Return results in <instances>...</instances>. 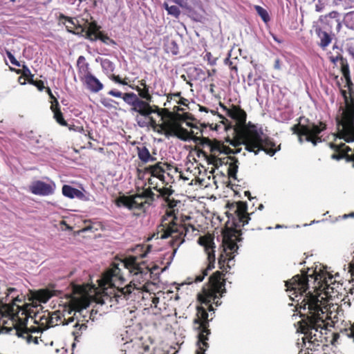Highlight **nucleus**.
Masks as SVG:
<instances>
[{"label": "nucleus", "instance_id": "1", "mask_svg": "<svg viewBox=\"0 0 354 354\" xmlns=\"http://www.w3.org/2000/svg\"><path fill=\"white\" fill-rule=\"evenodd\" d=\"M314 278L317 282L319 288L324 291L326 295L333 292L335 283L332 282L333 275L322 267L315 268L313 274L308 275L304 272L301 275L297 274L290 280L286 281V291L292 301L297 299L300 317H305L298 322L299 324L297 332L304 334L302 340L304 344L318 342L322 337L323 329H325V320L328 317V310L327 301L323 297L304 293L308 289V277Z\"/></svg>", "mask_w": 354, "mask_h": 354}, {"label": "nucleus", "instance_id": "2", "mask_svg": "<svg viewBox=\"0 0 354 354\" xmlns=\"http://www.w3.org/2000/svg\"><path fill=\"white\" fill-rule=\"evenodd\" d=\"M151 272L145 264L137 262L136 257H129L120 263L113 264L99 280L104 297L117 303L126 300L133 290L149 292Z\"/></svg>", "mask_w": 354, "mask_h": 354}, {"label": "nucleus", "instance_id": "3", "mask_svg": "<svg viewBox=\"0 0 354 354\" xmlns=\"http://www.w3.org/2000/svg\"><path fill=\"white\" fill-rule=\"evenodd\" d=\"M17 292L15 288H8L3 292H0V332L3 329L8 330L11 324L15 334L26 340L28 344H38L37 337H33L26 324L30 319L35 324L44 328H48V313L35 312L30 304H25L20 306L24 297H19L15 295Z\"/></svg>", "mask_w": 354, "mask_h": 354}, {"label": "nucleus", "instance_id": "4", "mask_svg": "<svg viewBox=\"0 0 354 354\" xmlns=\"http://www.w3.org/2000/svg\"><path fill=\"white\" fill-rule=\"evenodd\" d=\"M75 290L77 295L71 299V307L67 312L68 322H64V324L69 325L73 323L72 335L75 340H77L86 330L88 320L92 319V313L86 308L90 305L95 288L92 286L88 290L86 286H79L75 288Z\"/></svg>", "mask_w": 354, "mask_h": 354}, {"label": "nucleus", "instance_id": "5", "mask_svg": "<svg viewBox=\"0 0 354 354\" xmlns=\"http://www.w3.org/2000/svg\"><path fill=\"white\" fill-rule=\"evenodd\" d=\"M108 94L115 97L122 98L124 102L131 106L129 111L135 116V121L138 127L155 128L157 126L156 121L151 114L158 112V107L154 109L152 106L143 102L138 97L137 94L132 92L122 93L118 90L113 89L109 91Z\"/></svg>", "mask_w": 354, "mask_h": 354}, {"label": "nucleus", "instance_id": "6", "mask_svg": "<svg viewBox=\"0 0 354 354\" xmlns=\"http://www.w3.org/2000/svg\"><path fill=\"white\" fill-rule=\"evenodd\" d=\"M243 144L247 151L254 152L255 155H257L260 151H263L270 156H273L280 150V145L275 147V143L270 140L262 129L257 126H252L247 130L243 136Z\"/></svg>", "mask_w": 354, "mask_h": 354}, {"label": "nucleus", "instance_id": "7", "mask_svg": "<svg viewBox=\"0 0 354 354\" xmlns=\"http://www.w3.org/2000/svg\"><path fill=\"white\" fill-rule=\"evenodd\" d=\"M225 280L222 279V273L216 271L209 278V283L207 287L203 288L202 293L198 295V300L201 304L207 306L209 311H213L214 308L210 304L214 302L217 306L221 305L219 297H223L225 293Z\"/></svg>", "mask_w": 354, "mask_h": 354}, {"label": "nucleus", "instance_id": "8", "mask_svg": "<svg viewBox=\"0 0 354 354\" xmlns=\"http://www.w3.org/2000/svg\"><path fill=\"white\" fill-rule=\"evenodd\" d=\"M158 227V238L161 239L171 237V244L179 247L184 242V237L189 232H194L195 228L192 225L180 224L177 216L173 217V221L165 222Z\"/></svg>", "mask_w": 354, "mask_h": 354}, {"label": "nucleus", "instance_id": "9", "mask_svg": "<svg viewBox=\"0 0 354 354\" xmlns=\"http://www.w3.org/2000/svg\"><path fill=\"white\" fill-rule=\"evenodd\" d=\"M326 128V124L319 122L318 124L308 122L307 124H295L290 129L294 134L298 136V140L300 143L304 140L311 142L313 146H316L322 142V138L319 136Z\"/></svg>", "mask_w": 354, "mask_h": 354}, {"label": "nucleus", "instance_id": "10", "mask_svg": "<svg viewBox=\"0 0 354 354\" xmlns=\"http://www.w3.org/2000/svg\"><path fill=\"white\" fill-rule=\"evenodd\" d=\"M208 313L204 306L197 307L196 318L194 319V324L197 325L196 327L198 330L197 342L198 349L196 354H205V351L208 348V335L210 334V330L208 329L209 319Z\"/></svg>", "mask_w": 354, "mask_h": 354}, {"label": "nucleus", "instance_id": "11", "mask_svg": "<svg viewBox=\"0 0 354 354\" xmlns=\"http://www.w3.org/2000/svg\"><path fill=\"white\" fill-rule=\"evenodd\" d=\"M198 243L203 246L204 250L207 256L208 265L201 274L196 276L195 282H201L205 276L207 275L208 271L214 268L215 263V244L214 238L210 236H201L198 240Z\"/></svg>", "mask_w": 354, "mask_h": 354}, {"label": "nucleus", "instance_id": "12", "mask_svg": "<svg viewBox=\"0 0 354 354\" xmlns=\"http://www.w3.org/2000/svg\"><path fill=\"white\" fill-rule=\"evenodd\" d=\"M155 194L151 189H146L141 193L121 198L120 202L129 209H142L145 204L150 205L154 201Z\"/></svg>", "mask_w": 354, "mask_h": 354}, {"label": "nucleus", "instance_id": "13", "mask_svg": "<svg viewBox=\"0 0 354 354\" xmlns=\"http://www.w3.org/2000/svg\"><path fill=\"white\" fill-rule=\"evenodd\" d=\"M239 247L236 243L231 240L225 243L224 249L225 254H221L218 259L219 267L223 270V272H227V270L234 266V257Z\"/></svg>", "mask_w": 354, "mask_h": 354}, {"label": "nucleus", "instance_id": "14", "mask_svg": "<svg viewBox=\"0 0 354 354\" xmlns=\"http://www.w3.org/2000/svg\"><path fill=\"white\" fill-rule=\"evenodd\" d=\"M234 214H231L234 225L239 227L247 225L250 220L248 210V205L245 202L239 201L232 205Z\"/></svg>", "mask_w": 354, "mask_h": 354}, {"label": "nucleus", "instance_id": "15", "mask_svg": "<svg viewBox=\"0 0 354 354\" xmlns=\"http://www.w3.org/2000/svg\"><path fill=\"white\" fill-rule=\"evenodd\" d=\"M29 189L35 195L49 196L54 193L55 185L53 182L46 183L41 180H36L30 185Z\"/></svg>", "mask_w": 354, "mask_h": 354}, {"label": "nucleus", "instance_id": "16", "mask_svg": "<svg viewBox=\"0 0 354 354\" xmlns=\"http://www.w3.org/2000/svg\"><path fill=\"white\" fill-rule=\"evenodd\" d=\"M342 131L346 134L354 133V109L343 111L342 118L339 122Z\"/></svg>", "mask_w": 354, "mask_h": 354}, {"label": "nucleus", "instance_id": "17", "mask_svg": "<svg viewBox=\"0 0 354 354\" xmlns=\"http://www.w3.org/2000/svg\"><path fill=\"white\" fill-rule=\"evenodd\" d=\"M165 167H169V165L167 163L158 162L154 165H151L147 167L146 171L152 176L156 177L160 180L164 181Z\"/></svg>", "mask_w": 354, "mask_h": 354}, {"label": "nucleus", "instance_id": "18", "mask_svg": "<svg viewBox=\"0 0 354 354\" xmlns=\"http://www.w3.org/2000/svg\"><path fill=\"white\" fill-rule=\"evenodd\" d=\"M221 106L226 111L227 115L236 120L239 124H242L245 122L246 114L241 109L237 108L236 106H233L232 109H227L223 105H221Z\"/></svg>", "mask_w": 354, "mask_h": 354}, {"label": "nucleus", "instance_id": "19", "mask_svg": "<svg viewBox=\"0 0 354 354\" xmlns=\"http://www.w3.org/2000/svg\"><path fill=\"white\" fill-rule=\"evenodd\" d=\"M84 80L87 88L93 93H97L103 88L100 81L90 73L84 76Z\"/></svg>", "mask_w": 354, "mask_h": 354}, {"label": "nucleus", "instance_id": "20", "mask_svg": "<svg viewBox=\"0 0 354 354\" xmlns=\"http://www.w3.org/2000/svg\"><path fill=\"white\" fill-rule=\"evenodd\" d=\"M68 317L66 315L62 314L59 310L55 311L52 313H48V327H53L57 325H66L64 322H68Z\"/></svg>", "mask_w": 354, "mask_h": 354}, {"label": "nucleus", "instance_id": "21", "mask_svg": "<svg viewBox=\"0 0 354 354\" xmlns=\"http://www.w3.org/2000/svg\"><path fill=\"white\" fill-rule=\"evenodd\" d=\"M195 132L194 131L189 132L187 129L179 126L175 127L170 132L167 133L166 135H172L176 136L177 138L182 140L187 141L190 140L192 138V135ZM196 134H198V132H196Z\"/></svg>", "mask_w": 354, "mask_h": 354}, {"label": "nucleus", "instance_id": "22", "mask_svg": "<svg viewBox=\"0 0 354 354\" xmlns=\"http://www.w3.org/2000/svg\"><path fill=\"white\" fill-rule=\"evenodd\" d=\"M62 194L64 196L69 198H77L79 199H82L84 198V194L82 191L68 185H64L62 187Z\"/></svg>", "mask_w": 354, "mask_h": 354}, {"label": "nucleus", "instance_id": "23", "mask_svg": "<svg viewBox=\"0 0 354 354\" xmlns=\"http://www.w3.org/2000/svg\"><path fill=\"white\" fill-rule=\"evenodd\" d=\"M52 297L50 292L48 290H40L35 293L33 295L34 300L30 304V307L35 308L37 306V302L46 303L48 299Z\"/></svg>", "mask_w": 354, "mask_h": 354}, {"label": "nucleus", "instance_id": "24", "mask_svg": "<svg viewBox=\"0 0 354 354\" xmlns=\"http://www.w3.org/2000/svg\"><path fill=\"white\" fill-rule=\"evenodd\" d=\"M138 158L143 162L147 163L149 162H154L156 158L150 154L149 149L145 147H138Z\"/></svg>", "mask_w": 354, "mask_h": 354}, {"label": "nucleus", "instance_id": "25", "mask_svg": "<svg viewBox=\"0 0 354 354\" xmlns=\"http://www.w3.org/2000/svg\"><path fill=\"white\" fill-rule=\"evenodd\" d=\"M50 109L53 112L54 118L56 121L62 126H66L67 123L63 118L62 113L59 107V102L57 99L51 102Z\"/></svg>", "mask_w": 354, "mask_h": 354}, {"label": "nucleus", "instance_id": "26", "mask_svg": "<svg viewBox=\"0 0 354 354\" xmlns=\"http://www.w3.org/2000/svg\"><path fill=\"white\" fill-rule=\"evenodd\" d=\"M210 150L214 156L219 155L221 153L230 154V153H236L240 152V150H236L234 151L229 147H227L223 145H221L219 144H211L210 145Z\"/></svg>", "mask_w": 354, "mask_h": 354}, {"label": "nucleus", "instance_id": "27", "mask_svg": "<svg viewBox=\"0 0 354 354\" xmlns=\"http://www.w3.org/2000/svg\"><path fill=\"white\" fill-rule=\"evenodd\" d=\"M166 201L167 203V205L169 207L170 210L167 211L166 214L163 216L162 223L165 219H166L165 222H168L169 221H173V217L176 216L175 214L174 207H176L177 204L179 203V201H178L170 200L169 198H167Z\"/></svg>", "mask_w": 354, "mask_h": 354}, {"label": "nucleus", "instance_id": "28", "mask_svg": "<svg viewBox=\"0 0 354 354\" xmlns=\"http://www.w3.org/2000/svg\"><path fill=\"white\" fill-rule=\"evenodd\" d=\"M136 90L138 93V97L141 99L143 102H147L149 105L152 101V96L150 95L149 88H141L139 86H136Z\"/></svg>", "mask_w": 354, "mask_h": 354}, {"label": "nucleus", "instance_id": "29", "mask_svg": "<svg viewBox=\"0 0 354 354\" xmlns=\"http://www.w3.org/2000/svg\"><path fill=\"white\" fill-rule=\"evenodd\" d=\"M318 37L320 39L319 46L322 48L327 47L331 42V37L328 33L325 31L321 30V29L317 30Z\"/></svg>", "mask_w": 354, "mask_h": 354}, {"label": "nucleus", "instance_id": "30", "mask_svg": "<svg viewBox=\"0 0 354 354\" xmlns=\"http://www.w3.org/2000/svg\"><path fill=\"white\" fill-rule=\"evenodd\" d=\"M230 159L232 162L230 163L228 174L230 178L235 179L238 171V160L234 157H230Z\"/></svg>", "mask_w": 354, "mask_h": 354}, {"label": "nucleus", "instance_id": "31", "mask_svg": "<svg viewBox=\"0 0 354 354\" xmlns=\"http://www.w3.org/2000/svg\"><path fill=\"white\" fill-rule=\"evenodd\" d=\"M163 6L165 8V10L167 11L169 15H171L176 18L179 17V15L180 14V11L177 6H169L167 3H165L163 4Z\"/></svg>", "mask_w": 354, "mask_h": 354}, {"label": "nucleus", "instance_id": "32", "mask_svg": "<svg viewBox=\"0 0 354 354\" xmlns=\"http://www.w3.org/2000/svg\"><path fill=\"white\" fill-rule=\"evenodd\" d=\"M254 8L258 15L261 17L265 23H267L268 21H270V17L266 10L260 6H255Z\"/></svg>", "mask_w": 354, "mask_h": 354}, {"label": "nucleus", "instance_id": "33", "mask_svg": "<svg viewBox=\"0 0 354 354\" xmlns=\"http://www.w3.org/2000/svg\"><path fill=\"white\" fill-rule=\"evenodd\" d=\"M345 22L347 27L351 29H354V11L346 13L345 16Z\"/></svg>", "mask_w": 354, "mask_h": 354}, {"label": "nucleus", "instance_id": "34", "mask_svg": "<svg viewBox=\"0 0 354 354\" xmlns=\"http://www.w3.org/2000/svg\"><path fill=\"white\" fill-rule=\"evenodd\" d=\"M64 19H65L66 22H67V25H66V27L68 32L75 34V32L73 30V27L76 26L75 21L77 20L75 19H72L68 17L62 16Z\"/></svg>", "mask_w": 354, "mask_h": 354}, {"label": "nucleus", "instance_id": "35", "mask_svg": "<svg viewBox=\"0 0 354 354\" xmlns=\"http://www.w3.org/2000/svg\"><path fill=\"white\" fill-rule=\"evenodd\" d=\"M204 59L207 60L211 66H214L216 64L217 58L213 57L211 53H207L204 57Z\"/></svg>", "mask_w": 354, "mask_h": 354}, {"label": "nucleus", "instance_id": "36", "mask_svg": "<svg viewBox=\"0 0 354 354\" xmlns=\"http://www.w3.org/2000/svg\"><path fill=\"white\" fill-rule=\"evenodd\" d=\"M158 192L162 196L167 197V198L173 194V190L167 187L160 189Z\"/></svg>", "mask_w": 354, "mask_h": 354}, {"label": "nucleus", "instance_id": "37", "mask_svg": "<svg viewBox=\"0 0 354 354\" xmlns=\"http://www.w3.org/2000/svg\"><path fill=\"white\" fill-rule=\"evenodd\" d=\"M328 17L333 19H335V22L337 23V28H340V21L339 20L337 19V17H339V13L336 11H333V12H330L328 15Z\"/></svg>", "mask_w": 354, "mask_h": 354}, {"label": "nucleus", "instance_id": "38", "mask_svg": "<svg viewBox=\"0 0 354 354\" xmlns=\"http://www.w3.org/2000/svg\"><path fill=\"white\" fill-rule=\"evenodd\" d=\"M100 102L101 104L104 106V107H106V108H111L113 106H112V103L113 102H115L113 100L111 99H109V98H102L100 100Z\"/></svg>", "mask_w": 354, "mask_h": 354}, {"label": "nucleus", "instance_id": "39", "mask_svg": "<svg viewBox=\"0 0 354 354\" xmlns=\"http://www.w3.org/2000/svg\"><path fill=\"white\" fill-rule=\"evenodd\" d=\"M6 54L12 64L16 66H20L19 62L15 59V56L10 52L7 51Z\"/></svg>", "mask_w": 354, "mask_h": 354}, {"label": "nucleus", "instance_id": "40", "mask_svg": "<svg viewBox=\"0 0 354 354\" xmlns=\"http://www.w3.org/2000/svg\"><path fill=\"white\" fill-rule=\"evenodd\" d=\"M30 82L32 83L34 85H35L37 86V88H38V90L40 91H43L45 88L44 82L41 80L37 81V82H33V80H32V81H30Z\"/></svg>", "mask_w": 354, "mask_h": 354}, {"label": "nucleus", "instance_id": "41", "mask_svg": "<svg viewBox=\"0 0 354 354\" xmlns=\"http://www.w3.org/2000/svg\"><path fill=\"white\" fill-rule=\"evenodd\" d=\"M347 51L354 58V39L348 44Z\"/></svg>", "mask_w": 354, "mask_h": 354}, {"label": "nucleus", "instance_id": "42", "mask_svg": "<svg viewBox=\"0 0 354 354\" xmlns=\"http://www.w3.org/2000/svg\"><path fill=\"white\" fill-rule=\"evenodd\" d=\"M346 335L348 337L352 338L354 342V324H352L348 330H346Z\"/></svg>", "mask_w": 354, "mask_h": 354}, {"label": "nucleus", "instance_id": "43", "mask_svg": "<svg viewBox=\"0 0 354 354\" xmlns=\"http://www.w3.org/2000/svg\"><path fill=\"white\" fill-rule=\"evenodd\" d=\"M23 75L26 77L30 76L31 78L33 77V75L31 74L30 69L26 66H24L23 67Z\"/></svg>", "mask_w": 354, "mask_h": 354}, {"label": "nucleus", "instance_id": "44", "mask_svg": "<svg viewBox=\"0 0 354 354\" xmlns=\"http://www.w3.org/2000/svg\"><path fill=\"white\" fill-rule=\"evenodd\" d=\"M274 68L278 71H280L281 69V64L279 59H276L274 60Z\"/></svg>", "mask_w": 354, "mask_h": 354}, {"label": "nucleus", "instance_id": "45", "mask_svg": "<svg viewBox=\"0 0 354 354\" xmlns=\"http://www.w3.org/2000/svg\"><path fill=\"white\" fill-rule=\"evenodd\" d=\"M46 92L48 93L49 97H50V99L52 100L51 102H54L55 101V99H56V97L53 95V93L51 92V90L50 89V88H46Z\"/></svg>", "mask_w": 354, "mask_h": 354}, {"label": "nucleus", "instance_id": "46", "mask_svg": "<svg viewBox=\"0 0 354 354\" xmlns=\"http://www.w3.org/2000/svg\"><path fill=\"white\" fill-rule=\"evenodd\" d=\"M112 80L118 84H120L122 82V80L120 77L118 75H113Z\"/></svg>", "mask_w": 354, "mask_h": 354}, {"label": "nucleus", "instance_id": "47", "mask_svg": "<svg viewBox=\"0 0 354 354\" xmlns=\"http://www.w3.org/2000/svg\"><path fill=\"white\" fill-rule=\"evenodd\" d=\"M102 66L103 67H111L112 66V63L109 60L106 59L102 62Z\"/></svg>", "mask_w": 354, "mask_h": 354}, {"label": "nucleus", "instance_id": "48", "mask_svg": "<svg viewBox=\"0 0 354 354\" xmlns=\"http://www.w3.org/2000/svg\"><path fill=\"white\" fill-rule=\"evenodd\" d=\"M349 217H354V212H352V213L348 214H344L343 216L344 218H349Z\"/></svg>", "mask_w": 354, "mask_h": 354}, {"label": "nucleus", "instance_id": "49", "mask_svg": "<svg viewBox=\"0 0 354 354\" xmlns=\"http://www.w3.org/2000/svg\"><path fill=\"white\" fill-rule=\"evenodd\" d=\"M272 37L273 39H274L275 41H277V43L281 44V43L282 42V41H281V40H280V39H279L277 37V36H276V35H272Z\"/></svg>", "mask_w": 354, "mask_h": 354}, {"label": "nucleus", "instance_id": "50", "mask_svg": "<svg viewBox=\"0 0 354 354\" xmlns=\"http://www.w3.org/2000/svg\"><path fill=\"white\" fill-rule=\"evenodd\" d=\"M140 86H142L143 88H149V86L147 85L145 81L142 80L140 82Z\"/></svg>", "mask_w": 354, "mask_h": 354}, {"label": "nucleus", "instance_id": "51", "mask_svg": "<svg viewBox=\"0 0 354 354\" xmlns=\"http://www.w3.org/2000/svg\"><path fill=\"white\" fill-rule=\"evenodd\" d=\"M187 100L186 99H185V98H182V99L180 100V102L179 103H180V104H183V105H186V106H187Z\"/></svg>", "mask_w": 354, "mask_h": 354}, {"label": "nucleus", "instance_id": "52", "mask_svg": "<svg viewBox=\"0 0 354 354\" xmlns=\"http://www.w3.org/2000/svg\"><path fill=\"white\" fill-rule=\"evenodd\" d=\"M85 59L84 57L80 56L77 59V64H80L82 61H84Z\"/></svg>", "mask_w": 354, "mask_h": 354}, {"label": "nucleus", "instance_id": "53", "mask_svg": "<svg viewBox=\"0 0 354 354\" xmlns=\"http://www.w3.org/2000/svg\"><path fill=\"white\" fill-rule=\"evenodd\" d=\"M158 301H159V299L158 297H153V300H152L153 304H154L155 306H156V304L158 302Z\"/></svg>", "mask_w": 354, "mask_h": 354}, {"label": "nucleus", "instance_id": "54", "mask_svg": "<svg viewBox=\"0 0 354 354\" xmlns=\"http://www.w3.org/2000/svg\"><path fill=\"white\" fill-rule=\"evenodd\" d=\"M225 63L226 64H230V65L232 64V62L230 60V58H228V57L225 59Z\"/></svg>", "mask_w": 354, "mask_h": 354}, {"label": "nucleus", "instance_id": "55", "mask_svg": "<svg viewBox=\"0 0 354 354\" xmlns=\"http://www.w3.org/2000/svg\"><path fill=\"white\" fill-rule=\"evenodd\" d=\"M283 227H286V226H284V225H279V224H277L275 226V229H281V228H283Z\"/></svg>", "mask_w": 354, "mask_h": 354}, {"label": "nucleus", "instance_id": "56", "mask_svg": "<svg viewBox=\"0 0 354 354\" xmlns=\"http://www.w3.org/2000/svg\"><path fill=\"white\" fill-rule=\"evenodd\" d=\"M92 34H93V32L90 30H88L86 31V35H87L88 37H90Z\"/></svg>", "mask_w": 354, "mask_h": 354}, {"label": "nucleus", "instance_id": "57", "mask_svg": "<svg viewBox=\"0 0 354 354\" xmlns=\"http://www.w3.org/2000/svg\"><path fill=\"white\" fill-rule=\"evenodd\" d=\"M332 158H333V159H337V160H339V159L340 158V157H339V156H337V155H336V154H333V155H332Z\"/></svg>", "mask_w": 354, "mask_h": 354}, {"label": "nucleus", "instance_id": "58", "mask_svg": "<svg viewBox=\"0 0 354 354\" xmlns=\"http://www.w3.org/2000/svg\"><path fill=\"white\" fill-rule=\"evenodd\" d=\"M245 196H248L249 197V199H251L250 198V193L248 191L245 192Z\"/></svg>", "mask_w": 354, "mask_h": 354}, {"label": "nucleus", "instance_id": "59", "mask_svg": "<svg viewBox=\"0 0 354 354\" xmlns=\"http://www.w3.org/2000/svg\"><path fill=\"white\" fill-rule=\"evenodd\" d=\"M200 111L207 112L206 108L203 107V106H201V107H200Z\"/></svg>", "mask_w": 354, "mask_h": 354}, {"label": "nucleus", "instance_id": "60", "mask_svg": "<svg viewBox=\"0 0 354 354\" xmlns=\"http://www.w3.org/2000/svg\"><path fill=\"white\" fill-rule=\"evenodd\" d=\"M120 84L122 85H127V82L124 80H122V82L120 83Z\"/></svg>", "mask_w": 354, "mask_h": 354}, {"label": "nucleus", "instance_id": "61", "mask_svg": "<svg viewBox=\"0 0 354 354\" xmlns=\"http://www.w3.org/2000/svg\"><path fill=\"white\" fill-rule=\"evenodd\" d=\"M263 205L262 204H261V205L259 206V207H258V209H259V210H262V209H263Z\"/></svg>", "mask_w": 354, "mask_h": 354}, {"label": "nucleus", "instance_id": "62", "mask_svg": "<svg viewBox=\"0 0 354 354\" xmlns=\"http://www.w3.org/2000/svg\"><path fill=\"white\" fill-rule=\"evenodd\" d=\"M102 39V41H103L104 42H106V39H109V37H104V38H103V39Z\"/></svg>", "mask_w": 354, "mask_h": 354}, {"label": "nucleus", "instance_id": "63", "mask_svg": "<svg viewBox=\"0 0 354 354\" xmlns=\"http://www.w3.org/2000/svg\"><path fill=\"white\" fill-rule=\"evenodd\" d=\"M180 93H177L174 94V97H179V96H180Z\"/></svg>", "mask_w": 354, "mask_h": 354}, {"label": "nucleus", "instance_id": "64", "mask_svg": "<svg viewBox=\"0 0 354 354\" xmlns=\"http://www.w3.org/2000/svg\"><path fill=\"white\" fill-rule=\"evenodd\" d=\"M171 44L173 45L174 47L176 46V44L175 41H171Z\"/></svg>", "mask_w": 354, "mask_h": 354}]
</instances>
